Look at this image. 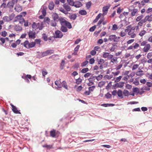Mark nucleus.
<instances>
[{"label": "nucleus", "mask_w": 152, "mask_h": 152, "mask_svg": "<svg viewBox=\"0 0 152 152\" xmlns=\"http://www.w3.org/2000/svg\"><path fill=\"white\" fill-rule=\"evenodd\" d=\"M60 22L61 26L60 30L63 32L65 33L67 31V28L70 29L72 28L71 24L63 18L60 19Z\"/></svg>", "instance_id": "1"}, {"label": "nucleus", "mask_w": 152, "mask_h": 152, "mask_svg": "<svg viewBox=\"0 0 152 152\" xmlns=\"http://www.w3.org/2000/svg\"><path fill=\"white\" fill-rule=\"evenodd\" d=\"M21 45H23L24 47L27 48H29L34 47L35 43L34 42L29 43L28 41L26 40L23 43H21Z\"/></svg>", "instance_id": "2"}, {"label": "nucleus", "mask_w": 152, "mask_h": 152, "mask_svg": "<svg viewBox=\"0 0 152 152\" xmlns=\"http://www.w3.org/2000/svg\"><path fill=\"white\" fill-rule=\"evenodd\" d=\"M120 37H116L115 35H111L109 37L108 40L110 41H113L115 42H118Z\"/></svg>", "instance_id": "3"}, {"label": "nucleus", "mask_w": 152, "mask_h": 152, "mask_svg": "<svg viewBox=\"0 0 152 152\" xmlns=\"http://www.w3.org/2000/svg\"><path fill=\"white\" fill-rule=\"evenodd\" d=\"M54 53L53 50H48L45 51L41 52L40 54H41L42 57H44L48 55H51Z\"/></svg>", "instance_id": "4"}, {"label": "nucleus", "mask_w": 152, "mask_h": 152, "mask_svg": "<svg viewBox=\"0 0 152 152\" xmlns=\"http://www.w3.org/2000/svg\"><path fill=\"white\" fill-rule=\"evenodd\" d=\"M131 7H129V11L131 12L130 15L132 17L135 16L137 14L138 12V10L137 9L134 8L133 10L130 9Z\"/></svg>", "instance_id": "5"}, {"label": "nucleus", "mask_w": 152, "mask_h": 152, "mask_svg": "<svg viewBox=\"0 0 152 152\" xmlns=\"http://www.w3.org/2000/svg\"><path fill=\"white\" fill-rule=\"evenodd\" d=\"M55 36L54 37L55 38H61L63 36L62 33L58 30H56L55 32Z\"/></svg>", "instance_id": "6"}, {"label": "nucleus", "mask_w": 152, "mask_h": 152, "mask_svg": "<svg viewBox=\"0 0 152 152\" xmlns=\"http://www.w3.org/2000/svg\"><path fill=\"white\" fill-rule=\"evenodd\" d=\"M36 33L31 31H29L28 33V35L29 38L34 39L36 37Z\"/></svg>", "instance_id": "7"}, {"label": "nucleus", "mask_w": 152, "mask_h": 152, "mask_svg": "<svg viewBox=\"0 0 152 152\" xmlns=\"http://www.w3.org/2000/svg\"><path fill=\"white\" fill-rule=\"evenodd\" d=\"M52 17L54 21H60V19L61 18H59L58 15L56 13H54L52 15Z\"/></svg>", "instance_id": "8"}, {"label": "nucleus", "mask_w": 152, "mask_h": 152, "mask_svg": "<svg viewBox=\"0 0 152 152\" xmlns=\"http://www.w3.org/2000/svg\"><path fill=\"white\" fill-rule=\"evenodd\" d=\"M110 5L109 4H108L105 6L103 7L102 9V11L103 12V14L104 15H106L107 12L108 10L109 9L110 7Z\"/></svg>", "instance_id": "9"}, {"label": "nucleus", "mask_w": 152, "mask_h": 152, "mask_svg": "<svg viewBox=\"0 0 152 152\" xmlns=\"http://www.w3.org/2000/svg\"><path fill=\"white\" fill-rule=\"evenodd\" d=\"M134 29H131L130 31L128 32V34L130 35L132 38H134L136 36V34L134 33Z\"/></svg>", "instance_id": "10"}, {"label": "nucleus", "mask_w": 152, "mask_h": 152, "mask_svg": "<svg viewBox=\"0 0 152 152\" xmlns=\"http://www.w3.org/2000/svg\"><path fill=\"white\" fill-rule=\"evenodd\" d=\"M151 48V45L150 44H146L143 48V51L145 53L148 52Z\"/></svg>", "instance_id": "11"}, {"label": "nucleus", "mask_w": 152, "mask_h": 152, "mask_svg": "<svg viewBox=\"0 0 152 152\" xmlns=\"http://www.w3.org/2000/svg\"><path fill=\"white\" fill-rule=\"evenodd\" d=\"M82 4L80 1H77L74 2L73 6L79 8L82 6Z\"/></svg>", "instance_id": "12"}, {"label": "nucleus", "mask_w": 152, "mask_h": 152, "mask_svg": "<svg viewBox=\"0 0 152 152\" xmlns=\"http://www.w3.org/2000/svg\"><path fill=\"white\" fill-rule=\"evenodd\" d=\"M55 84L58 86V88H61L62 87L61 82V80H56L55 81Z\"/></svg>", "instance_id": "13"}, {"label": "nucleus", "mask_w": 152, "mask_h": 152, "mask_svg": "<svg viewBox=\"0 0 152 152\" xmlns=\"http://www.w3.org/2000/svg\"><path fill=\"white\" fill-rule=\"evenodd\" d=\"M124 82H121L119 83H115V85L117 87L121 88L124 86Z\"/></svg>", "instance_id": "14"}, {"label": "nucleus", "mask_w": 152, "mask_h": 152, "mask_svg": "<svg viewBox=\"0 0 152 152\" xmlns=\"http://www.w3.org/2000/svg\"><path fill=\"white\" fill-rule=\"evenodd\" d=\"M11 105L12 107V110L16 114L20 113V112L18 111L17 108L15 106H14L12 104H11Z\"/></svg>", "instance_id": "15"}, {"label": "nucleus", "mask_w": 152, "mask_h": 152, "mask_svg": "<svg viewBox=\"0 0 152 152\" xmlns=\"http://www.w3.org/2000/svg\"><path fill=\"white\" fill-rule=\"evenodd\" d=\"M22 7L19 5H17L15 7V10L16 11L19 12L22 10Z\"/></svg>", "instance_id": "16"}, {"label": "nucleus", "mask_w": 152, "mask_h": 152, "mask_svg": "<svg viewBox=\"0 0 152 152\" xmlns=\"http://www.w3.org/2000/svg\"><path fill=\"white\" fill-rule=\"evenodd\" d=\"M63 7L66 10L67 12L71 10V8L70 6L66 4H64L63 5Z\"/></svg>", "instance_id": "17"}, {"label": "nucleus", "mask_w": 152, "mask_h": 152, "mask_svg": "<svg viewBox=\"0 0 152 152\" xmlns=\"http://www.w3.org/2000/svg\"><path fill=\"white\" fill-rule=\"evenodd\" d=\"M145 18L146 21H147L149 22L152 21V14L146 16Z\"/></svg>", "instance_id": "18"}, {"label": "nucleus", "mask_w": 152, "mask_h": 152, "mask_svg": "<svg viewBox=\"0 0 152 152\" xmlns=\"http://www.w3.org/2000/svg\"><path fill=\"white\" fill-rule=\"evenodd\" d=\"M138 23V26L141 27L142 26L143 23H145L146 22V21L144 18V19L141 20Z\"/></svg>", "instance_id": "19"}, {"label": "nucleus", "mask_w": 152, "mask_h": 152, "mask_svg": "<svg viewBox=\"0 0 152 152\" xmlns=\"http://www.w3.org/2000/svg\"><path fill=\"white\" fill-rule=\"evenodd\" d=\"M54 3L53 2H50L48 6L49 9L50 10H53L54 7Z\"/></svg>", "instance_id": "20"}, {"label": "nucleus", "mask_w": 152, "mask_h": 152, "mask_svg": "<svg viewBox=\"0 0 152 152\" xmlns=\"http://www.w3.org/2000/svg\"><path fill=\"white\" fill-rule=\"evenodd\" d=\"M22 15H20L17 16L15 17V19L14 21V22H17L20 20L22 18Z\"/></svg>", "instance_id": "21"}, {"label": "nucleus", "mask_w": 152, "mask_h": 152, "mask_svg": "<svg viewBox=\"0 0 152 152\" xmlns=\"http://www.w3.org/2000/svg\"><path fill=\"white\" fill-rule=\"evenodd\" d=\"M14 4L11 1H10L7 4V6L8 7L12 8L13 7Z\"/></svg>", "instance_id": "22"}, {"label": "nucleus", "mask_w": 152, "mask_h": 152, "mask_svg": "<svg viewBox=\"0 0 152 152\" xmlns=\"http://www.w3.org/2000/svg\"><path fill=\"white\" fill-rule=\"evenodd\" d=\"M50 136L53 137H55L56 134V131L53 129V130H51L50 131Z\"/></svg>", "instance_id": "23"}, {"label": "nucleus", "mask_w": 152, "mask_h": 152, "mask_svg": "<svg viewBox=\"0 0 152 152\" xmlns=\"http://www.w3.org/2000/svg\"><path fill=\"white\" fill-rule=\"evenodd\" d=\"M143 71L142 70H141L140 71L137 72H136V74L137 76H141L144 75L143 73Z\"/></svg>", "instance_id": "24"}, {"label": "nucleus", "mask_w": 152, "mask_h": 152, "mask_svg": "<svg viewBox=\"0 0 152 152\" xmlns=\"http://www.w3.org/2000/svg\"><path fill=\"white\" fill-rule=\"evenodd\" d=\"M38 23L39 25L37 26V28L39 29V30H41L43 28V23L42 22Z\"/></svg>", "instance_id": "25"}, {"label": "nucleus", "mask_w": 152, "mask_h": 152, "mask_svg": "<svg viewBox=\"0 0 152 152\" xmlns=\"http://www.w3.org/2000/svg\"><path fill=\"white\" fill-rule=\"evenodd\" d=\"M143 17V15H139L136 18L135 20L137 22H139L141 20H142Z\"/></svg>", "instance_id": "26"}, {"label": "nucleus", "mask_w": 152, "mask_h": 152, "mask_svg": "<svg viewBox=\"0 0 152 152\" xmlns=\"http://www.w3.org/2000/svg\"><path fill=\"white\" fill-rule=\"evenodd\" d=\"M79 13L81 15H85L87 14V12L85 10H81L79 11Z\"/></svg>", "instance_id": "27"}, {"label": "nucleus", "mask_w": 152, "mask_h": 152, "mask_svg": "<svg viewBox=\"0 0 152 152\" xmlns=\"http://www.w3.org/2000/svg\"><path fill=\"white\" fill-rule=\"evenodd\" d=\"M77 16L75 14H73L69 16V18L72 20H75Z\"/></svg>", "instance_id": "28"}, {"label": "nucleus", "mask_w": 152, "mask_h": 152, "mask_svg": "<svg viewBox=\"0 0 152 152\" xmlns=\"http://www.w3.org/2000/svg\"><path fill=\"white\" fill-rule=\"evenodd\" d=\"M117 94L119 97H121V98H123L122 95V92L121 90H118L117 92Z\"/></svg>", "instance_id": "29"}, {"label": "nucleus", "mask_w": 152, "mask_h": 152, "mask_svg": "<svg viewBox=\"0 0 152 152\" xmlns=\"http://www.w3.org/2000/svg\"><path fill=\"white\" fill-rule=\"evenodd\" d=\"M124 95L125 96H128L130 95L129 93V91L126 90H124L123 92Z\"/></svg>", "instance_id": "30"}, {"label": "nucleus", "mask_w": 152, "mask_h": 152, "mask_svg": "<svg viewBox=\"0 0 152 152\" xmlns=\"http://www.w3.org/2000/svg\"><path fill=\"white\" fill-rule=\"evenodd\" d=\"M44 22L48 24H50V19L48 17L45 18L44 19Z\"/></svg>", "instance_id": "31"}, {"label": "nucleus", "mask_w": 152, "mask_h": 152, "mask_svg": "<svg viewBox=\"0 0 152 152\" xmlns=\"http://www.w3.org/2000/svg\"><path fill=\"white\" fill-rule=\"evenodd\" d=\"M117 47V45H115V44H112V46L111 48L110 49V50L111 52L114 51L116 48Z\"/></svg>", "instance_id": "32"}, {"label": "nucleus", "mask_w": 152, "mask_h": 152, "mask_svg": "<svg viewBox=\"0 0 152 152\" xmlns=\"http://www.w3.org/2000/svg\"><path fill=\"white\" fill-rule=\"evenodd\" d=\"M15 29L17 31H20L22 30V28L18 25H16L15 26Z\"/></svg>", "instance_id": "33"}, {"label": "nucleus", "mask_w": 152, "mask_h": 152, "mask_svg": "<svg viewBox=\"0 0 152 152\" xmlns=\"http://www.w3.org/2000/svg\"><path fill=\"white\" fill-rule=\"evenodd\" d=\"M39 25L38 23L36 24L35 22H34L32 25V27L34 29H37V26Z\"/></svg>", "instance_id": "34"}, {"label": "nucleus", "mask_w": 152, "mask_h": 152, "mask_svg": "<svg viewBox=\"0 0 152 152\" xmlns=\"http://www.w3.org/2000/svg\"><path fill=\"white\" fill-rule=\"evenodd\" d=\"M22 77L23 79H26L27 78L30 79L31 77V76L30 75H26L24 74L23 76H22Z\"/></svg>", "instance_id": "35"}, {"label": "nucleus", "mask_w": 152, "mask_h": 152, "mask_svg": "<svg viewBox=\"0 0 152 152\" xmlns=\"http://www.w3.org/2000/svg\"><path fill=\"white\" fill-rule=\"evenodd\" d=\"M68 3L71 6H73L74 3L73 0H67Z\"/></svg>", "instance_id": "36"}, {"label": "nucleus", "mask_w": 152, "mask_h": 152, "mask_svg": "<svg viewBox=\"0 0 152 152\" xmlns=\"http://www.w3.org/2000/svg\"><path fill=\"white\" fill-rule=\"evenodd\" d=\"M65 64V61L63 60H62L60 64V68L61 69H63Z\"/></svg>", "instance_id": "37"}, {"label": "nucleus", "mask_w": 152, "mask_h": 152, "mask_svg": "<svg viewBox=\"0 0 152 152\" xmlns=\"http://www.w3.org/2000/svg\"><path fill=\"white\" fill-rule=\"evenodd\" d=\"M109 54V53L107 52H104L103 53V57L104 58H107L108 57V55Z\"/></svg>", "instance_id": "38"}, {"label": "nucleus", "mask_w": 152, "mask_h": 152, "mask_svg": "<svg viewBox=\"0 0 152 152\" xmlns=\"http://www.w3.org/2000/svg\"><path fill=\"white\" fill-rule=\"evenodd\" d=\"M59 10L65 14L66 15L68 14V12L67 11L62 8L60 9Z\"/></svg>", "instance_id": "39"}, {"label": "nucleus", "mask_w": 152, "mask_h": 152, "mask_svg": "<svg viewBox=\"0 0 152 152\" xmlns=\"http://www.w3.org/2000/svg\"><path fill=\"white\" fill-rule=\"evenodd\" d=\"M104 18H103L101 19L99 21L97 24V26H99V27L101 26L100 25L102 23L103 21L104 20Z\"/></svg>", "instance_id": "40"}, {"label": "nucleus", "mask_w": 152, "mask_h": 152, "mask_svg": "<svg viewBox=\"0 0 152 152\" xmlns=\"http://www.w3.org/2000/svg\"><path fill=\"white\" fill-rule=\"evenodd\" d=\"M55 21L53 20H51V22H50V24L51 26H53V27L55 26L56 25V23Z\"/></svg>", "instance_id": "41"}, {"label": "nucleus", "mask_w": 152, "mask_h": 152, "mask_svg": "<svg viewBox=\"0 0 152 152\" xmlns=\"http://www.w3.org/2000/svg\"><path fill=\"white\" fill-rule=\"evenodd\" d=\"M3 19L5 22H9L10 20L9 17L7 16H5L3 18Z\"/></svg>", "instance_id": "42"}, {"label": "nucleus", "mask_w": 152, "mask_h": 152, "mask_svg": "<svg viewBox=\"0 0 152 152\" xmlns=\"http://www.w3.org/2000/svg\"><path fill=\"white\" fill-rule=\"evenodd\" d=\"M146 33V31L145 30H142L139 34V35L141 37H142Z\"/></svg>", "instance_id": "43"}, {"label": "nucleus", "mask_w": 152, "mask_h": 152, "mask_svg": "<svg viewBox=\"0 0 152 152\" xmlns=\"http://www.w3.org/2000/svg\"><path fill=\"white\" fill-rule=\"evenodd\" d=\"M104 62L105 61L104 60L102 59H100L98 61V64L99 65H103Z\"/></svg>", "instance_id": "44"}, {"label": "nucleus", "mask_w": 152, "mask_h": 152, "mask_svg": "<svg viewBox=\"0 0 152 152\" xmlns=\"http://www.w3.org/2000/svg\"><path fill=\"white\" fill-rule=\"evenodd\" d=\"M89 70L88 68H86L83 69L81 71V72L83 73H85L87 72Z\"/></svg>", "instance_id": "45"}, {"label": "nucleus", "mask_w": 152, "mask_h": 152, "mask_svg": "<svg viewBox=\"0 0 152 152\" xmlns=\"http://www.w3.org/2000/svg\"><path fill=\"white\" fill-rule=\"evenodd\" d=\"M82 79L79 78L78 79H76V83L77 84H79L82 82Z\"/></svg>", "instance_id": "46"}, {"label": "nucleus", "mask_w": 152, "mask_h": 152, "mask_svg": "<svg viewBox=\"0 0 152 152\" xmlns=\"http://www.w3.org/2000/svg\"><path fill=\"white\" fill-rule=\"evenodd\" d=\"M122 76H120L118 77H116L115 80V83L118 82L119 81L121 80V78H122Z\"/></svg>", "instance_id": "47"}, {"label": "nucleus", "mask_w": 152, "mask_h": 152, "mask_svg": "<svg viewBox=\"0 0 152 152\" xmlns=\"http://www.w3.org/2000/svg\"><path fill=\"white\" fill-rule=\"evenodd\" d=\"M43 147L46 148H52V145H48L47 144L44 145H42Z\"/></svg>", "instance_id": "48"}, {"label": "nucleus", "mask_w": 152, "mask_h": 152, "mask_svg": "<svg viewBox=\"0 0 152 152\" xmlns=\"http://www.w3.org/2000/svg\"><path fill=\"white\" fill-rule=\"evenodd\" d=\"M91 4V2L90 1L88 2L86 4V7L87 9H89L90 7Z\"/></svg>", "instance_id": "49"}, {"label": "nucleus", "mask_w": 152, "mask_h": 152, "mask_svg": "<svg viewBox=\"0 0 152 152\" xmlns=\"http://www.w3.org/2000/svg\"><path fill=\"white\" fill-rule=\"evenodd\" d=\"M96 27V25H94V26L91 27L89 29V31L91 32H92L94 31Z\"/></svg>", "instance_id": "50"}, {"label": "nucleus", "mask_w": 152, "mask_h": 152, "mask_svg": "<svg viewBox=\"0 0 152 152\" xmlns=\"http://www.w3.org/2000/svg\"><path fill=\"white\" fill-rule=\"evenodd\" d=\"M139 66V65L137 64H134L132 67V70H134L136 69Z\"/></svg>", "instance_id": "51"}, {"label": "nucleus", "mask_w": 152, "mask_h": 152, "mask_svg": "<svg viewBox=\"0 0 152 152\" xmlns=\"http://www.w3.org/2000/svg\"><path fill=\"white\" fill-rule=\"evenodd\" d=\"M117 28V26L116 24H114L112 28V30H113L116 31Z\"/></svg>", "instance_id": "52"}, {"label": "nucleus", "mask_w": 152, "mask_h": 152, "mask_svg": "<svg viewBox=\"0 0 152 152\" xmlns=\"http://www.w3.org/2000/svg\"><path fill=\"white\" fill-rule=\"evenodd\" d=\"M95 88V86H92L89 87L88 88V90L90 92L92 91H94Z\"/></svg>", "instance_id": "53"}, {"label": "nucleus", "mask_w": 152, "mask_h": 152, "mask_svg": "<svg viewBox=\"0 0 152 152\" xmlns=\"http://www.w3.org/2000/svg\"><path fill=\"white\" fill-rule=\"evenodd\" d=\"M7 34V33L6 31H4L1 32V35L2 36L5 37L6 36Z\"/></svg>", "instance_id": "54"}, {"label": "nucleus", "mask_w": 152, "mask_h": 152, "mask_svg": "<svg viewBox=\"0 0 152 152\" xmlns=\"http://www.w3.org/2000/svg\"><path fill=\"white\" fill-rule=\"evenodd\" d=\"M131 25H129L128 26H127L126 27V29L125 30V32H129V31L130 30V29L131 28Z\"/></svg>", "instance_id": "55"}, {"label": "nucleus", "mask_w": 152, "mask_h": 152, "mask_svg": "<svg viewBox=\"0 0 152 152\" xmlns=\"http://www.w3.org/2000/svg\"><path fill=\"white\" fill-rule=\"evenodd\" d=\"M120 73V71H118L116 72H112V74L114 76H116L118 75Z\"/></svg>", "instance_id": "56"}, {"label": "nucleus", "mask_w": 152, "mask_h": 152, "mask_svg": "<svg viewBox=\"0 0 152 152\" xmlns=\"http://www.w3.org/2000/svg\"><path fill=\"white\" fill-rule=\"evenodd\" d=\"M42 14L43 16H45L46 15V11L44 8H43L42 10Z\"/></svg>", "instance_id": "57"}, {"label": "nucleus", "mask_w": 152, "mask_h": 152, "mask_svg": "<svg viewBox=\"0 0 152 152\" xmlns=\"http://www.w3.org/2000/svg\"><path fill=\"white\" fill-rule=\"evenodd\" d=\"M88 63V61H86L83 62L81 66H86Z\"/></svg>", "instance_id": "58"}, {"label": "nucleus", "mask_w": 152, "mask_h": 152, "mask_svg": "<svg viewBox=\"0 0 152 152\" xmlns=\"http://www.w3.org/2000/svg\"><path fill=\"white\" fill-rule=\"evenodd\" d=\"M117 59V58L116 57H114L112 59H111V62L113 63L114 62L116 61Z\"/></svg>", "instance_id": "59"}, {"label": "nucleus", "mask_w": 152, "mask_h": 152, "mask_svg": "<svg viewBox=\"0 0 152 152\" xmlns=\"http://www.w3.org/2000/svg\"><path fill=\"white\" fill-rule=\"evenodd\" d=\"M152 12V8H149L146 11V12L147 13H149Z\"/></svg>", "instance_id": "60"}, {"label": "nucleus", "mask_w": 152, "mask_h": 152, "mask_svg": "<svg viewBox=\"0 0 152 152\" xmlns=\"http://www.w3.org/2000/svg\"><path fill=\"white\" fill-rule=\"evenodd\" d=\"M79 67V64L78 63H76L73 66L74 69H77Z\"/></svg>", "instance_id": "61"}, {"label": "nucleus", "mask_w": 152, "mask_h": 152, "mask_svg": "<svg viewBox=\"0 0 152 152\" xmlns=\"http://www.w3.org/2000/svg\"><path fill=\"white\" fill-rule=\"evenodd\" d=\"M41 41L39 39H36L35 40V43L37 44L40 45Z\"/></svg>", "instance_id": "62"}, {"label": "nucleus", "mask_w": 152, "mask_h": 152, "mask_svg": "<svg viewBox=\"0 0 152 152\" xmlns=\"http://www.w3.org/2000/svg\"><path fill=\"white\" fill-rule=\"evenodd\" d=\"M105 96L106 98H110L111 97L112 95L110 93L108 92L105 94Z\"/></svg>", "instance_id": "63"}, {"label": "nucleus", "mask_w": 152, "mask_h": 152, "mask_svg": "<svg viewBox=\"0 0 152 152\" xmlns=\"http://www.w3.org/2000/svg\"><path fill=\"white\" fill-rule=\"evenodd\" d=\"M95 60L94 58H91L89 60V63L90 64H93Z\"/></svg>", "instance_id": "64"}]
</instances>
